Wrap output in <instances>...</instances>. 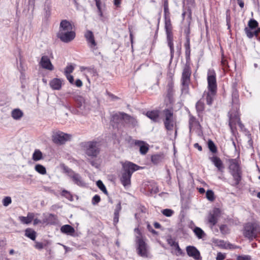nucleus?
I'll return each mask as SVG.
<instances>
[{
    "label": "nucleus",
    "instance_id": "nucleus-1",
    "mask_svg": "<svg viewBox=\"0 0 260 260\" xmlns=\"http://www.w3.org/2000/svg\"><path fill=\"white\" fill-rule=\"evenodd\" d=\"M140 168L141 167L130 161H125L122 164L120 180L125 187L131 185V179L133 173Z\"/></svg>",
    "mask_w": 260,
    "mask_h": 260
},
{
    "label": "nucleus",
    "instance_id": "nucleus-2",
    "mask_svg": "<svg viewBox=\"0 0 260 260\" xmlns=\"http://www.w3.org/2000/svg\"><path fill=\"white\" fill-rule=\"evenodd\" d=\"M81 147L85 151V154L92 158L96 157L100 153L101 144L95 141L82 142Z\"/></svg>",
    "mask_w": 260,
    "mask_h": 260
},
{
    "label": "nucleus",
    "instance_id": "nucleus-3",
    "mask_svg": "<svg viewBox=\"0 0 260 260\" xmlns=\"http://www.w3.org/2000/svg\"><path fill=\"white\" fill-rule=\"evenodd\" d=\"M165 29L167 35L168 45L170 49L171 58L174 56V49L173 44V26L170 18L165 19Z\"/></svg>",
    "mask_w": 260,
    "mask_h": 260
},
{
    "label": "nucleus",
    "instance_id": "nucleus-4",
    "mask_svg": "<svg viewBox=\"0 0 260 260\" xmlns=\"http://www.w3.org/2000/svg\"><path fill=\"white\" fill-rule=\"evenodd\" d=\"M258 23L254 19H250L248 22V26L245 27L244 31L246 36L251 39L254 36L257 37L260 33V27L258 28Z\"/></svg>",
    "mask_w": 260,
    "mask_h": 260
},
{
    "label": "nucleus",
    "instance_id": "nucleus-5",
    "mask_svg": "<svg viewBox=\"0 0 260 260\" xmlns=\"http://www.w3.org/2000/svg\"><path fill=\"white\" fill-rule=\"evenodd\" d=\"M190 63H185V66L183 70L181 78V82L182 85V92L187 93L188 89V84L190 82V78L191 74L190 68Z\"/></svg>",
    "mask_w": 260,
    "mask_h": 260
},
{
    "label": "nucleus",
    "instance_id": "nucleus-6",
    "mask_svg": "<svg viewBox=\"0 0 260 260\" xmlns=\"http://www.w3.org/2000/svg\"><path fill=\"white\" fill-rule=\"evenodd\" d=\"M258 225L254 222H248L244 225L243 235L250 240H252L257 236Z\"/></svg>",
    "mask_w": 260,
    "mask_h": 260
},
{
    "label": "nucleus",
    "instance_id": "nucleus-7",
    "mask_svg": "<svg viewBox=\"0 0 260 260\" xmlns=\"http://www.w3.org/2000/svg\"><path fill=\"white\" fill-rule=\"evenodd\" d=\"M164 115V123L166 129L169 131L173 130L175 121L173 117V110L169 109H165L163 110Z\"/></svg>",
    "mask_w": 260,
    "mask_h": 260
},
{
    "label": "nucleus",
    "instance_id": "nucleus-8",
    "mask_svg": "<svg viewBox=\"0 0 260 260\" xmlns=\"http://www.w3.org/2000/svg\"><path fill=\"white\" fill-rule=\"evenodd\" d=\"M72 135L57 131L53 132L52 136V141L56 144L62 145L66 142L70 141Z\"/></svg>",
    "mask_w": 260,
    "mask_h": 260
},
{
    "label": "nucleus",
    "instance_id": "nucleus-9",
    "mask_svg": "<svg viewBox=\"0 0 260 260\" xmlns=\"http://www.w3.org/2000/svg\"><path fill=\"white\" fill-rule=\"evenodd\" d=\"M136 244L137 253L142 257H148V246L142 237L136 236Z\"/></svg>",
    "mask_w": 260,
    "mask_h": 260
},
{
    "label": "nucleus",
    "instance_id": "nucleus-10",
    "mask_svg": "<svg viewBox=\"0 0 260 260\" xmlns=\"http://www.w3.org/2000/svg\"><path fill=\"white\" fill-rule=\"evenodd\" d=\"M208 88L212 94L214 95L217 90L216 74L213 70L209 69L207 76Z\"/></svg>",
    "mask_w": 260,
    "mask_h": 260
},
{
    "label": "nucleus",
    "instance_id": "nucleus-11",
    "mask_svg": "<svg viewBox=\"0 0 260 260\" xmlns=\"http://www.w3.org/2000/svg\"><path fill=\"white\" fill-rule=\"evenodd\" d=\"M78 111L82 114H87L90 111L89 106L85 102L84 99L80 95L75 96Z\"/></svg>",
    "mask_w": 260,
    "mask_h": 260
},
{
    "label": "nucleus",
    "instance_id": "nucleus-12",
    "mask_svg": "<svg viewBox=\"0 0 260 260\" xmlns=\"http://www.w3.org/2000/svg\"><path fill=\"white\" fill-rule=\"evenodd\" d=\"M84 37L87 42L89 47L94 52L96 50L97 43L95 42L93 33L90 30H87L84 34Z\"/></svg>",
    "mask_w": 260,
    "mask_h": 260
},
{
    "label": "nucleus",
    "instance_id": "nucleus-13",
    "mask_svg": "<svg viewBox=\"0 0 260 260\" xmlns=\"http://www.w3.org/2000/svg\"><path fill=\"white\" fill-rule=\"evenodd\" d=\"M76 36V33L73 30L67 31L58 32L57 37L62 42L64 43H69L74 39Z\"/></svg>",
    "mask_w": 260,
    "mask_h": 260
},
{
    "label": "nucleus",
    "instance_id": "nucleus-14",
    "mask_svg": "<svg viewBox=\"0 0 260 260\" xmlns=\"http://www.w3.org/2000/svg\"><path fill=\"white\" fill-rule=\"evenodd\" d=\"M228 116L229 118V126L232 132L234 133V132L236 129L237 123L240 120L237 110L234 113L229 112L228 113Z\"/></svg>",
    "mask_w": 260,
    "mask_h": 260
},
{
    "label": "nucleus",
    "instance_id": "nucleus-15",
    "mask_svg": "<svg viewBox=\"0 0 260 260\" xmlns=\"http://www.w3.org/2000/svg\"><path fill=\"white\" fill-rule=\"evenodd\" d=\"M220 211L219 208H215L210 211L208 217V222L212 225H215L218 221V218L220 215Z\"/></svg>",
    "mask_w": 260,
    "mask_h": 260
},
{
    "label": "nucleus",
    "instance_id": "nucleus-16",
    "mask_svg": "<svg viewBox=\"0 0 260 260\" xmlns=\"http://www.w3.org/2000/svg\"><path fill=\"white\" fill-rule=\"evenodd\" d=\"M228 161L229 163V169L230 173L242 171L238 158H231L229 159Z\"/></svg>",
    "mask_w": 260,
    "mask_h": 260
},
{
    "label": "nucleus",
    "instance_id": "nucleus-17",
    "mask_svg": "<svg viewBox=\"0 0 260 260\" xmlns=\"http://www.w3.org/2000/svg\"><path fill=\"white\" fill-rule=\"evenodd\" d=\"M187 254L196 260H201L202 257L200 251L193 246H188L186 248Z\"/></svg>",
    "mask_w": 260,
    "mask_h": 260
},
{
    "label": "nucleus",
    "instance_id": "nucleus-18",
    "mask_svg": "<svg viewBox=\"0 0 260 260\" xmlns=\"http://www.w3.org/2000/svg\"><path fill=\"white\" fill-rule=\"evenodd\" d=\"M174 93V82L173 79H171L168 81L166 94V97L168 98L170 103L173 101Z\"/></svg>",
    "mask_w": 260,
    "mask_h": 260
},
{
    "label": "nucleus",
    "instance_id": "nucleus-19",
    "mask_svg": "<svg viewBox=\"0 0 260 260\" xmlns=\"http://www.w3.org/2000/svg\"><path fill=\"white\" fill-rule=\"evenodd\" d=\"M40 64L44 69L50 71H52L54 69V67L52 65L49 58L46 55H43L41 57Z\"/></svg>",
    "mask_w": 260,
    "mask_h": 260
},
{
    "label": "nucleus",
    "instance_id": "nucleus-20",
    "mask_svg": "<svg viewBox=\"0 0 260 260\" xmlns=\"http://www.w3.org/2000/svg\"><path fill=\"white\" fill-rule=\"evenodd\" d=\"M70 175V178L72 179L74 184L81 187L85 186V183L83 180L81 175L76 173H72Z\"/></svg>",
    "mask_w": 260,
    "mask_h": 260
},
{
    "label": "nucleus",
    "instance_id": "nucleus-21",
    "mask_svg": "<svg viewBox=\"0 0 260 260\" xmlns=\"http://www.w3.org/2000/svg\"><path fill=\"white\" fill-rule=\"evenodd\" d=\"M146 115L154 122L159 121L160 111L158 110L148 111L146 112Z\"/></svg>",
    "mask_w": 260,
    "mask_h": 260
},
{
    "label": "nucleus",
    "instance_id": "nucleus-22",
    "mask_svg": "<svg viewBox=\"0 0 260 260\" xmlns=\"http://www.w3.org/2000/svg\"><path fill=\"white\" fill-rule=\"evenodd\" d=\"M135 145L140 147V152L142 155L147 153L149 150V145L146 142L140 140H135Z\"/></svg>",
    "mask_w": 260,
    "mask_h": 260
},
{
    "label": "nucleus",
    "instance_id": "nucleus-23",
    "mask_svg": "<svg viewBox=\"0 0 260 260\" xmlns=\"http://www.w3.org/2000/svg\"><path fill=\"white\" fill-rule=\"evenodd\" d=\"M210 160L217 168L218 170L220 172H223L224 168L223 162L219 157L217 156H213L210 157Z\"/></svg>",
    "mask_w": 260,
    "mask_h": 260
},
{
    "label": "nucleus",
    "instance_id": "nucleus-24",
    "mask_svg": "<svg viewBox=\"0 0 260 260\" xmlns=\"http://www.w3.org/2000/svg\"><path fill=\"white\" fill-rule=\"evenodd\" d=\"M72 29L73 26L70 21L67 20H62L61 21L58 32L70 31L72 30Z\"/></svg>",
    "mask_w": 260,
    "mask_h": 260
},
{
    "label": "nucleus",
    "instance_id": "nucleus-25",
    "mask_svg": "<svg viewBox=\"0 0 260 260\" xmlns=\"http://www.w3.org/2000/svg\"><path fill=\"white\" fill-rule=\"evenodd\" d=\"M62 80L55 78L52 79L49 82V85L53 90H59L62 86Z\"/></svg>",
    "mask_w": 260,
    "mask_h": 260
},
{
    "label": "nucleus",
    "instance_id": "nucleus-26",
    "mask_svg": "<svg viewBox=\"0 0 260 260\" xmlns=\"http://www.w3.org/2000/svg\"><path fill=\"white\" fill-rule=\"evenodd\" d=\"M122 120L129 126H132L133 127H135L137 125V121L136 119L133 117L129 115L123 113Z\"/></svg>",
    "mask_w": 260,
    "mask_h": 260
},
{
    "label": "nucleus",
    "instance_id": "nucleus-27",
    "mask_svg": "<svg viewBox=\"0 0 260 260\" xmlns=\"http://www.w3.org/2000/svg\"><path fill=\"white\" fill-rule=\"evenodd\" d=\"M234 179V183L232 184L233 186H236L239 184L242 180V171L230 173Z\"/></svg>",
    "mask_w": 260,
    "mask_h": 260
},
{
    "label": "nucleus",
    "instance_id": "nucleus-28",
    "mask_svg": "<svg viewBox=\"0 0 260 260\" xmlns=\"http://www.w3.org/2000/svg\"><path fill=\"white\" fill-rule=\"evenodd\" d=\"M232 103L234 106H236V108L237 109L239 105V100L238 91L236 88H234L232 91Z\"/></svg>",
    "mask_w": 260,
    "mask_h": 260
},
{
    "label": "nucleus",
    "instance_id": "nucleus-29",
    "mask_svg": "<svg viewBox=\"0 0 260 260\" xmlns=\"http://www.w3.org/2000/svg\"><path fill=\"white\" fill-rule=\"evenodd\" d=\"M61 233L67 235H72L75 233V229L71 225L66 224L60 228Z\"/></svg>",
    "mask_w": 260,
    "mask_h": 260
},
{
    "label": "nucleus",
    "instance_id": "nucleus-30",
    "mask_svg": "<svg viewBox=\"0 0 260 260\" xmlns=\"http://www.w3.org/2000/svg\"><path fill=\"white\" fill-rule=\"evenodd\" d=\"M196 109L198 113V116L201 117V114L205 109V104L204 101L200 100L197 102L196 104Z\"/></svg>",
    "mask_w": 260,
    "mask_h": 260
},
{
    "label": "nucleus",
    "instance_id": "nucleus-31",
    "mask_svg": "<svg viewBox=\"0 0 260 260\" xmlns=\"http://www.w3.org/2000/svg\"><path fill=\"white\" fill-rule=\"evenodd\" d=\"M185 55L186 59V63H190V42H185L184 44Z\"/></svg>",
    "mask_w": 260,
    "mask_h": 260
},
{
    "label": "nucleus",
    "instance_id": "nucleus-32",
    "mask_svg": "<svg viewBox=\"0 0 260 260\" xmlns=\"http://www.w3.org/2000/svg\"><path fill=\"white\" fill-rule=\"evenodd\" d=\"M121 210V202L119 201L116 205L114 210V216L113 218V222L114 223H117L119 221V212Z\"/></svg>",
    "mask_w": 260,
    "mask_h": 260
},
{
    "label": "nucleus",
    "instance_id": "nucleus-33",
    "mask_svg": "<svg viewBox=\"0 0 260 260\" xmlns=\"http://www.w3.org/2000/svg\"><path fill=\"white\" fill-rule=\"evenodd\" d=\"M189 127L190 129L194 125L201 126L199 121L190 112H189Z\"/></svg>",
    "mask_w": 260,
    "mask_h": 260
},
{
    "label": "nucleus",
    "instance_id": "nucleus-34",
    "mask_svg": "<svg viewBox=\"0 0 260 260\" xmlns=\"http://www.w3.org/2000/svg\"><path fill=\"white\" fill-rule=\"evenodd\" d=\"M11 116L15 120H19L23 116V112L19 109H15L11 112Z\"/></svg>",
    "mask_w": 260,
    "mask_h": 260
},
{
    "label": "nucleus",
    "instance_id": "nucleus-35",
    "mask_svg": "<svg viewBox=\"0 0 260 260\" xmlns=\"http://www.w3.org/2000/svg\"><path fill=\"white\" fill-rule=\"evenodd\" d=\"M164 159V155L162 154H156L151 156V160L152 162L154 165H157L162 161Z\"/></svg>",
    "mask_w": 260,
    "mask_h": 260
},
{
    "label": "nucleus",
    "instance_id": "nucleus-36",
    "mask_svg": "<svg viewBox=\"0 0 260 260\" xmlns=\"http://www.w3.org/2000/svg\"><path fill=\"white\" fill-rule=\"evenodd\" d=\"M25 236L31 240L35 241L36 238V232L31 229L28 228L25 230Z\"/></svg>",
    "mask_w": 260,
    "mask_h": 260
},
{
    "label": "nucleus",
    "instance_id": "nucleus-37",
    "mask_svg": "<svg viewBox=\"0 0 260 260\" xmlns=\"http://www.w3.org/2000/svg\"><path fill=\"white\" fill-rule=\"evenodd\" d=\"M33 218V214L30 213H29L27 217L19 216V217L20 220L22 223L26 224L30 223L32 221Z\"/></svg>",
    "mask_w": 260,
    "mask_h": 260
},
{
    "label": "nucleus",
    "instance_id": "nucleus-38",
    "mask_svg": "<svg viewBox=\"0 0 260 260\" xmlns=\"http://www.w3.org/2000/svg\"><path fill=\"white\" fill-rule=\"evenodd\" d=\"M123 113H115L112 116L111 122L115 123H119L120 120H122Z\"/></svg>",
    "mask_w": 260,
    "mask_h": 260
},
{
    "label": "nucleus",
    "instance_id": "nucleus-39",
    "mask_svg": "<svg viewBox=\"0 0 260 260\" xmlns=\"http://www.w3.org/2000/svg\"><path fill=\"white\" fill-rule=\"evenodd\" d=\"M43 158L42 152L39 149H36L32 154V159L34 161H38Z\"/></svg>",
    "mask_w": 260,
    "mask_h": 260
},
{
    "label": "nucleus",
    "instance_id": "nucleus-40",
    "mask_svg": "<svg viewBox=\"0 0 260 260\" xmlns=\"http://www.w3.org/2000/svg\"><path fill=\"white\" fill-rule=\"evenodd\" d=\"M193 232L199 239L203 238L205 235L203 230L199 227H196L193 230Z\"/></svg>",
    "mask_w": 260,
    "mask_h": 260
},
{
    "label": "nucleus",
    "instance_id": "nucleus-41",
    "mask_svg": "<svg viewBox=\"0 0 260 260\" xmlns=\"http://www.w3.org/2000/svg\"><path fill=\"white\" fill-rule=\"evenodd\" d=\"M96 184L97 186L101 191H102L107 196L108 195V192L107 190L106 187L101 180H99L97 181Z\"/></svg>",
    "mask_w": 260,
    "mask_h": 260
},
{
    "label": "nucleus",
    "instance_id": "nucleus-42",
    "mask_svg": "<svg viewBox=\"0 0 260 260\" xmlns=\"http://www.w3.org/2000/svg\"><path fill=\"white\" fill-rule=\"evenodd\" d=\"M208 148L210 151H211L213 153H215L217 151V147L214 142L211 140H209L208 142Z\"/></svg>",
    "mask_w": 260,
    "mask_h": 260
},
{
    "label": "nucleus",
    "instance_id": "nucleus-43",
    "mask_svg": "<svg viewBox=\"0 0 260 260\" xmlns=\"http://www.w3.org/2000/svg\"><path fill=\"white\" fill-rule=\"evenodd\" d=\"M35 170L37 172L42 175H44L46 173V170L45 167L40 164L36 165Z\"/></svg>",
    "mask_w": 260,
    "mask_h": 260
},
{
    "label": "nucleus",
    "instance_id": "nucleus-44",
    "mask_svg": "<svg viewBox=\"0 0 260 260\" xmlns=\"http://www.w3.org/2000/svg\"><path fill=\"white\" fill-rule=\"evenodd\" d=\"M44 10L45 11V17L48 18L51 15V6L49 4H45Z\"/></svg>",
    "mask_w": 260,
    "mask_h": 260
},
{
    "label": "nucleus",
    "instance_id": "nucleus-45",
    "mask_svg": "<svg viewBox=\"0 0 260 260\" xmlns=\"http://www.w3.org/2000/svg\"><path fill=\"white\" fill-rule=\"evenodd\" d=\"M61 195L71 201H73V196L67 190L63 189L61 192Z\"/></svg>",
    "mask_w": 260,
    "mask_h": 260
},
{
    "label": "nucleus",
    "instance_id": "nucleus-46",
    "mask_svg": "<svg viewBox=\"0 0 260 260\" xmlns=\"http://www.w3.org/2000/svg\"><path fill=\"white\" fill-rule=\"evenodd\" d=\"M207 199L210 201H213L215 200L214 193L212 190H208L206 193Z\"/></svg>",
    "mask_w": 260,
    "mask_h": 260
},
{
    "label": "nucleus",
    "instance_id": "nucleus-47",
    "mask_svg": "<svg viewBox=\"0 0 260 260\" xmlns=\"http://www.w3.org/2000/svg\"><path fill=\"white\" fill-rule=\"evenodd\" d=\"M174 213V211L170 209H165L162 211V213L167 217L171 216Z\"/></svg>",
    "mask_w": 260,
    "mask_h": 260
},
{
    "label": "nucleus",
    "instance_id": "nucleus-48",
    "mask_svg": "<svg viewBox=\"0 0 260 260\" xmlns=\"http://www.w3.org/2000/svg\"><path fill=\"white\" fill-rule=\"evenodd\" d=\"M221 233L223 234H226L229 233V229L226 224H222L219 227Z\"/></svg>",
    "mask_w": 260,
    "mask_h": 260
},
{
    "label": "nucleus",
    "instance_id": "nucleus-49",
    "mask_svg": "<svg viewBox=\"0 0 260 260\" xmlns=\"http://www.w3.org/2000/svg\"><path fill=\"white\" fill-rule=\"evenodd\" d=\"M74 70V67L72 65H69L66 67L64 70L65 75H70Z\"/></svg>",
    "mask_w": 260,
    "mask_h": 260
},
{
    "label": "nucleus",
    "instance_id": "nucleus-50",
    "mask_svg": "<svg viewBox=\"0 0 260 260\" xmlns=\"http://www.w3.org/2000/svg\"><path fill=\"white\" fill-rule=\"evenodd\" d=\"M215 243L217 244V246L222 248L226 249V246L227 243H225L223 240H216Z\"/></svg>",
    "mask_w": 260,
    "mask_h": 260
},
{
    "label": "nucleus",
    "instance_id": "nucleus-51",
    "mask_svg": "<svg viewBox=\"0 0 260 260\" xmlns=\"http://www.w3.org/2000/svg\"><path fill=\"white\" fill-rule=\"evenodd\" d=\"M12 202L11 198L10 197H6L3 200V204L4 206H8Z\"/></svg>",
    "mask_w": 260,
    "mask_h": 260
},
{
    "label": "nucleus",
    "instance_id": "nucleus-52",
    "mask_svg": "<svg viewBox=\"0 0 260 260\" xmlns=\"http://www.w3.org/2000/svg\"><path fill=\"white\" fill-rule=\"evenodd\" d=\"M212 95H213L211 93L210 94L209 93H208L207 94L206 102H207V105H211L212 104L213 98H212Z\"/></svg>",
    "mask_w": 260,
    "mask_h": 260
},
{
    "label": "nucleus",
    "instance_id": "nucleus-53",
    "mask_svg": "<svg viewBox=\"0 0 260 260\" xmlns=\"http://www.w3.org/2000/svg\"><path fill=\"white\" fill-rule=\"evenodd\" d=\"M101 201V198L98 195V194H96L95 195L93 198H92V204L93 205H96L98 203H99Z\"/></svg>",
    "mask_w": 260,
    "mask_h": 260
},
{
    "label": "nucleus",
    "instance_id": "nucleus-54",
    "mask_svg": "<svg viewBox=\"0 0 260 260\" xmlns=\"http://www.w3.org/2000/svg\"><path fill=\"white\" fill-rule=\"evenodd\" d=\"M95 1L96 6L98 9V12L99 13V14L101 16H102V9L101 7V0H94Z\"/></svg>",
    "mask_w": 260,
    "mask_h": 260
},
{
    "label": "nucleus",
    "instance_id": "nucleus-55",
    "mask_svg": "<svg viewBox=\"0 0 260 260\" xmlns=\"http://www.w3.org/2000/svg\"><path fill=\"white\" fill-rule=\"evenodd\" d=\"M190 32V30L189 27H188L186 30H184V33L186 35V37H185L186 42H190V36H189Z\"/></svg>",
    "mask_w": 260,
    "mask_h": 260
},
{
    "label": "nucleus",
    "instance_id": "nucleus-56",
    "mask_svg": "<svg viewBox=\"0 0 260 260\" xmlns=\"http://www.w3.org/2000/svg\"><path fill=\"white\" fill-rule=\"evenodd\" d=\"M175 249L177 251L176 255L177 256L178 255H181L184 254V253L183 252L182 249L180 248L179 245L178 244H176V246H175Z\"/></svg>",
    "mask_w": 260,
    "mask_h": 260
},
{
    "label": "nucleus",
    "instance_id": "nucleus-57",
    "mask_svg": "<svg viewBox=\"0 0 260 260\" xmlns=\"http://www.w3.org/2000/svg\"><path fill=\"white\" fill-rule=\"evenodd\" d=\"M148 190L149 191H150L151 194L156 193L158 191V188L156 186L153 187L152 188H151L150 186H148Z\"/></svg>",
    "mask_w": 260,
    "mask_h": 260
},
{
    "label": "nucleus",
    "instance_id": "nucleus-58",
    "mask_svg": "<svg viewBox=\"0 0 260 260\" xmlns=\"http://www.w3.org/2000/svg\"><path fill=\"white\" fill-rule=\"evenodd\" d=\"M44 247V245L43 243L39 242H35V247L36 249L41 250Z\"/></svg>",
    "mask_w": 260,
    "mask_h": 260
},
{
    "label": "nucleus",
    "instance_id": "nucleus-59",
    "mask_svg": "<svg viewBox=\"0 0 260 260\" xmlns=\"http://www.w3.org/2000/svg\"><path fill=\"white\" fill-rule=\"evenodd\" d=\"M170 13L169 12V8H164V17L165 19L170 18Z\"/></svg>",
    "mask_w": 260,
    "mask_h": 260
},
{
    "label": "nucleus",
    "instance_id": "nucleus-60",
    "mask_svg": "<svg viewBox=\"0 0 260 260\" xmlns=\"http://www.w3.org/2000/svg\"><path fill=\"white\" fill-rule=\"evenodd\" d=\"M225 258L224 254L221 252H218L216 256V260H223Z\"/></svg>",
    "mask_w": 260,
    "mask_h": 260
},
{
    "label": "nucleus",
    "instance_id": "nucleus-61",
    "mask_svg": "<svg viewBox=\"0 0 260 260\" xmlns=\"http://www.w3.org/2000/svg\"><path fill=\"white\" fill-rule=\"evenodd\" d=\"M147 229H148V231L149 232H150L151 233H152L153 234L156 235H158V232L157 231H156L155 230H154L150 224H148Z\"/></svg>",
    "mask_w": 260,
    "mask_h": 260
},
{
    "label": "nucleus",
    "instance_id": "nucleus-62",
    "mask_svg": "<svg viewBox=\"0 0 260 260\" xmlns=\"http://www.w3.org/2000/svg\"><path fill=\"white\" fill-rule=\"evenodd\" d=\"M88 162L92 166L98 168L99 167V165L97 162L93 160L88 159Z\"/></svg>",
    "mask_w": 260,
    "mask_h": 260
},
{
    "label": "nucleus",
    "instance_id": "nucleus-63",
    "mask_svg": "<svg viewBox=\"0 0 260 260\" xmlns=\"http://www.w3.org/2000/svg\"><path fill=\"white\" fill-rule=\"evenodd\" d=\"M67 78L69 80V82L71 84H73L74 82V77L72 75H65Z\"/></svg>",
    "mask_w": 260,
    "mask_h": 260
},
{
    "label": "nucleus",
    "instance_id": "nucleus-64",
    "mask_svg": "<svg viewBox=\"0 0 260 260\" xmlns=\"http://www.w3.org/2000/svg\"><path fill=\"white\" fill-rule=\"evenodd\" d=\"M250 258L248 256H238L237 258V260H249Z\"/></svg>",
    "mask_w": 260,
    "mask_h": 260
}]
</instances>
